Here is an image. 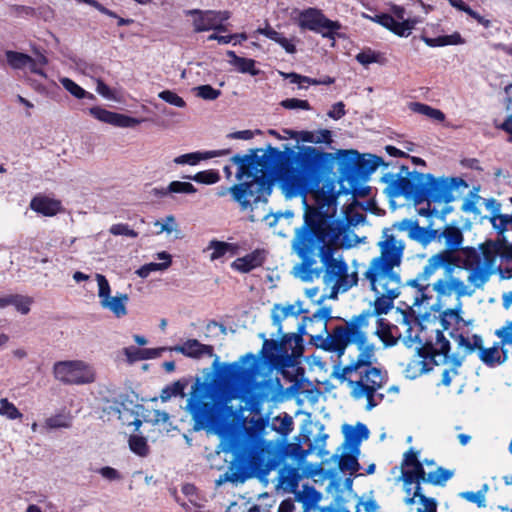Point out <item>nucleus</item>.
Segmentation results:
<instances>
[{
    "mask_svg": "<svg viewBox=\"0 0 512 512\" xmlns=\"http://www.w3.org/2000/svg\"><path fill=\"white\" fill-rule=\"evenodd\" d=\"M347 223L336 216V206L308 207L304 224L295 230L291 249L301 262L294 265L292 275L303 282L322 276L323 283L331 288L329 295H322L318 302L336 299L339 292H347L359 282L357 271L349 272L345 260L334 256V247L342 245Z\"/></svg>",
    "mask_w": 512,
    "mask_h": 512,
    "instance_id": "obj_1",
    "label": "nucleus"
},
{
    "mask_svg": "<svg viewBox=\"0 0 512 512\" xmlns=\"http://www.w3.org/2000/svg\"><path fill=\"white\" fill-rule=\"evenodd\" d=\"M463 267L449 268L434 284L438 301L455 296L458 302L483 289L497 266L498 258L506 262L512 277V244L487 241L478 248L467 247L461 252Z\"/></svg>",
    "mask_w": 512,
    "mask_h": 512,
    "instance_id": "obj_2",
    "label": "nucleus"
},
{
    "mask_svg": "<svg viewBox=\"0 0 512 512\" xmlns=\"http://www.w3.org/2000/svg\"><path fill=\"white\" fill-rule=\"evenodd\" d=\"M281 389L273 369L251 352L225 366L219 385L220 397L226 403L240 399L251 405L272 400Z\"/></svg>",
    "mask_w": 512,
    "mask_h": 512,
    "instance_id": "obj_3",
    "label": "nucleus"
},
{
    "mask_svg": "<svg viewBox=\"0 0 512 512\" xmlns=\"http://www.w3.org/2000/svg\"><path fill=\"white\" fill-rule=\"evenodd\" d=\"M380 254L373 257L362 277L359 279L364 288L374 294L373 310L370 313L387 314L400 296L402 278L400 267L403 259L405 243L391 233V229L383 231L377 244Z\"/></svg>",
    "mask_w": 512,
    "mask_h": 512,
    "instance_id": "obj_4",
    "label": "nucleus"
},
{
    "mask_svg": "<svg viewBox=\"0 0 512 512\" xmlns=\"http://www.w3.org/2000/svg\"><path fill=\"white\" fill-rule=\"evenodd\" d=\"M462 303L459 301L455 309H448L441 315V323L457 344V350L450 353V342L443 333L436 331L435 341L427 344L428 352L435 365L447 366L442 371L441 384L449 386L458 374L464 358L475 352L481 344V336L472 333L473 320H464L461 316Z\"/></svg>",
    "mask_w": 512,
    "mask_h": 512,
    "instance_id": "obj_5",
    "label": "nucleus"
},
{
    "mask_svg": "<svg viewBox=\"0 0 512 512\" xmlns=\"http://www.w3.org/2000/svg\"><path fill=\"white\" fill-rule=\"evenodd\" d=\"M401 172L389 174L384 178L385 193L390 199L404 197L408 202L419 205L423 202L450 203L454 201V192L459 185H465L458 178H435L431 174L410 172L402 166Z\"/></svg>",
    "mask_w": 512,
    "mask_h": 512,
    "instance_id": "obj_6",
    "label": "nucleus"
},
{
    "mask_svg": "<svg viewBox=\"0 0 512 512\" xmlns=\"http://www.w3.org/2000/svg\"><path fill=\"white\" fill-rule=\"evenodd\" d=\"M237 165V184L231 187H222L217 196L224 197L231 194L232 200L239 204L241 210L253 209L260 202H267L271 194L270 165L266 155L258 156L239 154L231 158Z\"/></svg>",
    "mask_w": 512,
    "mask_h": 512,
    "instance_id": "obj_7",
    "label": "nucleus"
},
{
    "mask_svg": "<svg viewBox=\"0 0 512 512\" xmlns=\"http://www.w3.org/2000/svg\"><path fill=\"white\" fill-rule=\"evenodd\" d=\"M374 346L360 352L355 360L341 366L334 365L333 375L341 384H346L350 396L356 400H365L366 410H372L384 398L380 391L386 384V373L373 366L375 358Z\"/></svg>",
    "mask_w": 512,
    "mask_h": 512,
    "instance_id": "obj_8",
    "label": "nucleus"
},
{
    "mask_svg": "<svg viewBox=\"0 0 512 512\" xmlns=\"http://www.w3.org/2000/svg\"><path fill=\"white\" fill-rule=\"evenodd\" d=\"M331 313L330 307H321L310 318L311 321L324 322L323 333L311 337L317 347L328 352H334L338 357H341L349 344L357 345L360 352L373 346L367 341V328L373 317L370 310L352 317L346 325L337 326L331 332H328L326 323L331 319Z\"/></svg>",
    "mask_w": 512,
    "mask_h": 512,
    "instance_id": "obj_9",
    "label": "nucleus"
},
{
    "mask_svg": "<svg viewBox=\"0 0 512 512\" xmlns=\"http://www.w3.org/2000/svg\"><path fill=\"white\" fill-rule=\"evenodd\" d=\"M437 238L439 241L443 240L448 250L430 257L423 270L407 283L408 286L414 289L412 306L419 309V314H426L433 306L431 304L433 298L432 293H436L434 284L437 281L431 285L429 282L430 278L443 266L454 263L452 252L458 250L463 242V234L460 228L451 225L445 226L438 234Z\"/></svg>",
    "mask_w": 512,
    "mask_h": 512,
    "instance_id": "obj_10",
    "label": "nucleus"
},
{
    "mask_svg": "<svg viewBox=\"0 0 512 512\" xmlns=\"http://www.w3.org/2000/svg\"><path fill=\"white\" fill-rule=\"evenodd\" d=\"M222 450L232 454V468L237 471L231 474L225 473L216 481V486H221L227 481L234 483L244 482L264 464L269 454L267 442L253 434H241L233 436L222 442Z\"/></svg>",
    "mask_w": 512,
    "mask_h": 512,
    "instance_id": "obj_11",
    "label": "nucleus"
},
{
    "mask_svg": "<svg viewBox=\"0 0 512 512\" xmlns=\"http://www.w3.org/2000/svg\"><path fill=\"white\" fill-rule=\"evenodd\" d=\"M294 156L295 166L280 162L277 166V179L286 194L296 196L307 192L313 185L326 153L313 146H300L298 151L290 152Z\"/></svg>",
    "mask_w": 512,
    "mask_h": 512,
    "instance_id": "obj_12",
    "label": "nucleus"
},
{
    "mask_svg": "<svg viewBox=\"0 0 512 512\" xmlns=\"http://www.w3.org/2000/svg\"><path fill=\"white\" fill-rule=\"evenodd\" d=\"M54 378L65 385H86L95 382V368L83 360L55 362L52 367Z\"/></svg>",
    "mask_w": 512,
    "mask_h": 512,
    "instance_id": "obj_13",
    "label": "nucleus"
},
{
    "mask_svg": "<svg viewBox=\"0 0 512 512\" xmlns=\"http://www.w3.org/2000/svg\"><path fill=\"white\" fill-rule=\"evenodd\" d=\"M296 13L295 22L301 30L318 33L324 38L333 39L341 28L339 22L328 19L320 9L310 7Z\"/></svg>",
    "mask_w": 512,
    "mask_h": 512,
    "instance_id": "obj_14",
    "label": "nucleus"
},
{
    "mask_svg": "<svg viewBox=\"0 0 512 512\" xmlns=\"http://www.w3.org/2000/svg\"><path fill=\"white\" fill-rule=\"evenodd\" d=\"M96 281L100 306L104 310L111 312L116 318L126 316L127 303L129 301L128 295L126 293H117L112 296L110 284L102 274H96Z\"/></svg>",
    "mask_w": 512,
    "mask_h": 512,
    "instance_id": "obj_15",
    "label": "nucleus"
},
{
    "mask_svg": "<svg viewBox=\"0 0 512 512\" xmlns=\"http://www.w3.org/2000/svg\"><path fill=\"white\" fill-rule=\"evenodd\" d=\"M382 314H375L372 318L376 320V328L374 333L383 342L385 347L393 346L397 343L398 339L403 338V342L407 347H411L415 342L417 336L413 337L411 334L412 327L406 318H403L402 325L405 328L404 333L396 334L395 331L398 327L390 325L384 318L380 317Z\"/></svg>",
    "mask_w": 512,
    "mask_h": 512,
    "instance_id": "obj_16",
    "label": "nucleus"
},
{
    "mask_svg": "<svg viewBox=\"0 0 512 512\" xmlns=\"http://www.w3.org/2000/svg\"><path fill=\"white\" fill-rule=\"evenodd\" d=\"M301 343L302 338L296 333L285 334L280 341L264 338L261 353L270 361L278 356H294L301 350Z\"/></svg>",
    "mask_w": 512,
    "mask_h": 512,
    "instance_id": "obj_17",
    "label": "nucleus"
},
{
    "mask_svg": "<svg viewBox=\"0 0 512 512\" xmlns=\"http://www.w3.org/2000/svg\"><path fill=\"white\" fill-rule=\"evenodd\" d=\"M186 16L192 17V24L195 32L209 30L225 31L223 22L230 18L228 11L199 10L191 9L185 11Z\"/></svg>",
    "mask_w": 512,
    "mask_h": 512,
    "instance_id": "obj_18",
    "label": "nucleus"
},
{
    "mask_svg": "<svg viewBox=\"0 0 512 512\" xmlns=\"http://www.w3.org/2000/svg\"><path fill=\"white\" fill-rule=\"evenodd\" d=\"M186 410L192 416L195 430L213 427L218 423L214 407L210 403L204 402L199 396L192 395L188 399Z\"/></svg>",
    "mask_w": 512,
    "mask_h": 512,
    "instance_id": "obj_19",
    "label": "nucleus"
},
{
    "mask_svg": "<svg viewBox=\"0 0 512 512\" xmlns=\"http://www.w3.org/2000/svg\"><path fill=\"white\" fill-rule=\"evenodd\" d=\"M419 452L409 449L405 452L402 460L401 479L406 494L411 495L412 486L419 483V477L424 474L423 463L418 459Z\"/></svg>",
    "mask_w": 512,
    "mask_h": 512,
    "instance_id": "obj_20",
    "label": "nucleus"
},
{
    "mask_svg": "<svg viewBox=\"0 0 512 512\" xmlns=\"http://www.w3.org/2000/svg\"><path fill=\"white\" fill-rule=\"evenodd\" d=\"M89 113L95 119L103 123L121 128H132L139 125L143 121L142 119L112 112L98 106L90 108Z\"/></svg>",
    "mask_w": 512,
    "mask_h": 512,
    "instance_id": "obj_21",
    "label": "nucleus"
},
{
    "mask_svg": "<svg viewBox=\"0 0 512 512\" xmlns=\"http://www.w3.org/2000/svg\"><path fill=\"white\" fill-rule=\"evenodd\" d=\"M371 21L380 24L381 26L387 28L392 31L394 34L400 37H408L416 24H418V20H408L406 22H397L394 17L390 14H376L375 16H365Z\"/></svg>",
    "mask_w": 512,
    "mask_h": 512,
    "instance_id": "obj_22",
    "label": "nucleus"
},
{
    "mask_svg": "<svg viewBox=\"0 0 512 512\" xmlns=\"http://www.w3.org/2000/svg\"><path fill=\"white\" fill-rule=\"evenodd\" d=\"M169 351L180 353L192 359L215 356L212 345L203 344L197 339H187L182 344L170 347Z\"/></svg>",
    "mask_w": 512,
    "mask_h": 512,
    "instance_id": "obj_23",
    "label": "nucleus"
},
{
    "mask_svg": "<svg viewBox=\"0 0 512 512\" xmlns=\"http://www.w3.org/2000/svg\"><path fill=\"white\" fill-rule=\"evenodd\" d=\"M292 139L299 142L313 143V144H330L332 142V132L328 129H319L315 131H295L286 129L284 131Z\"/></svg>",
    "mask_w": 512,
    "mask_h": 512,
    "instance_id": "obj_24",
    "label": "nucleus"
},
{
    "mask_svg": "<svg viewBox=\"0 0 512 512\" xmlns=\"http://www.w3.org/2000/svg\"><path fill=\"white\" fill-rule=\"evenodd\" d=\"M203 252L209 253L208 257L212 262L217 260L224 261L227 257H233L237 254V247L232 243L213 239L208 243Z\"/></svg>",
    "mask_w": 512,
    "mask_h": 512,
    "instance_id": "obj_25",
    "label": "nucleus"
},
{
    "mask_svg": "<svg viewBox=\"0 0 512 512\" xmlns=\"http://www.w3.org/2000/svg\"><path fill=\"white\" fill-rule=\"evenodd\" d=\"M339 155H341L342 157H345V158L347 156H349V160H351L354 163V168L358 172H362V173L374 172L377 169L379 161H380L379 157H376V156H373L370 154L367 155L369 157V159L366 160L355 150H341L339 152Z\"/></svg>",
    "mask_w": 512,
    "mask_h": 512,
    "instance_id": "obj_26",
    "label": "nucleus"
},
{
    "mask_svg": "<svg viewBox=\"0 0 512 512\" xmlns=\"http://www.w3.org/2000/svg\"><path fill=\"white\" fill-rule=\"evenodd\" d=\"M305 310L302 308V302L297 301L294 304H275L272 309V323L278 328L280 332L282 330V321L289 316H298L304 313Z\"/></svg>",
    "mask_w": 512,
    "mask_h": 512,
    "instance_id": "obj_27",
    "label": "nucleus"
},
{
    "mask_svg": "<svg viewBox=\"0 0 512 512\" xmlns=\"http://www.w3.org/2000/svg\"><path fill=\"white\" fill-rule=\"evenodd\" d=\"M265 255L263 250H255L244 257L237 258L231 264V267L241 273H247L261 266L264 262Z\"/></svg>",
    "mask_w": 512,
    "mask_h": 512,
    "instance_id": "obj_28",
    "label": "nucleus"
},
{
    "mask_svg": "<svg viewBox=\"0 0 512 512\" xmlns=\"http://www.w3.org/2000/svg\"><path fill=\"white\" fill-rule=\"evenodd\" d=\"M30 208L39 214L52 217L61 210V202L46 196L37 195L31 200Z\"/></svg>",
    "mask_w": 512,
    "mask_h": 512,
    "instance_id": "obj_29",
    "label": "nucleus"
},
{
    "mask_svg": "<svg viewBox=\"0 0 512 512\" xmlns=\"http://www.w3.org/2000/svg\"><path fill=\"white\" fill-rule=\"evenodd\" d=\"M475 351H478L480 360L491 367L499 365L507 359L506 351L503 348H500L498 345H494L490 348H484L482 339L480 346L476 347Z\"/></svg>",
    "mask_w": 512,
    "mask_h": 512,
    "instance_id": "obj_30",
    "label": "nucleus"
},
{
    "mask_svg": "<svg viewBox=\"0 0 512 512\" xmlns=\"http://www.w3.org/2000/svg\"><path fill=\"white\" fill-rule=\"evenodd\" d=\"M419 498L421 506L417 509V512H437V502L434 498L426 497L422 493L421 486L419 483L412 486L411 495L406 494L404 499L405 504L412 505L415 503V498Z\"/></svg>",
    "mask_w": 512,
    "mask_h": 512,
    "instance_id": "obj_31",
    "label": "nucleus"
},
{
    "mask_svg": "<svg viewBox=\"0 0 512 512\" xmlns=\"http://www.w3.org/2000/svg\"><path fill=\"white\" fill-rule=\"evenodd\" d=\"M301 479L298 467L284 466L279 471V486L285 491L295 493Z\"/></svg>",
    "mask_w": 512,
    "mask_h": 512,
    "instance_id": "obj_32",
    "label": "nucleus"
},
{
    "mask_svg": "<svg viewBox=\"0 0 512 512\" xmlns=\"http://www.w3.org/2000/svg\"><path fill=\"white\" fill-rule=\"evenodd\" d=\"M322 495L313 486L303 485L302 489L295 492V500L302 503L303 511L310 512L321 501Z\"/></svg>",
    "mask_w": 512,
    "mask_h": 512,
    "instance_id": "obj_33",
    "label": "nucleus"
},
{
    "mask_svg": "<svg viewBox=\"0 0 512 512\" xmlns=\"http://www.w3.org/2000/svg\"><path fill=\"white\" fill-rule=\"evenodd\" d=\"M453 475V470L436 466L434 469L427 472L424 470L423 476L419 477V485L423 482L434 486H444L446 482L453 477Z\"/></svg>",
    "mask_w": 512,
    "mask_h": 512,
    "instance_id": "obj_34",
    "label": "nucleus"
},
{
    "mask_svg": "<svg viewBox=\"0 0 512 512\" xmlns=\"http://www.w3.org/2000/svg\"><path fill=\"white\" fill-rule=\"evenodd\" d=\"M229 153V150H213L207 152H193L180 155L174 158V163L179 165H196L201 160H206L214 157L223 156Z\"/></svg>",
    "mask_w": 512,
    "mask_h": 512,
    "instance_id": "obj_35",
    "label": "nucleus"
},
{
    "mask_svg": "<svg viewBox=\"0 0 512 512\" xmlns=\"http://www.w3.org/2000/svg\"><path fill=\"white\" fill-rule=\"evenodd\" d=\"M342 430L345 441L352 445H359L360 442L369 437V430L367 426L362 423H358L355 426L344 425Z\"/></svg>",
    "mask_w": 512,
    "mask_h": 512,
    "instance_id": "obj_36",
    "label": "nucleus"
},
{
    "mask_svg": "<svg viewBox=\"0 0 512 512\" xmlns=\"http://www.w3.org/2000/svg\"><path fill=\"white\" fill-rule=\"evenodd\" d=\"M157 258L162 260L161 263H148L136 270V274L141 278L148 277L152 272L164 271L171 265V255L163 251L157 254Z\"/></svg>",
    "mask_w": 512,
    "mask_h": 512,
    "instance_id": "obj_37",
    "label": "nucleus"
},
{
    "mask_svg": "<svg viewBox=\"0 0 512 512\" xmlns=\"http://www.w3.org/2000/svg\"><path fill=\"white\" fill-rule=\"evenodd\" d=\"M227 55L230 57V64L233 65L241 73H249L257 75L259 71L255 68V61L249 58L239 57L233 51H228Z\"/></svg>",
    "mask_w": 512,
    "mask_h": 512,
    "instance_id": "obj_38",
    "label": "nucleus"
},
{
    "mask_svg": "<svg viewBox=\"0 0 512 512\" xmlns=\"http://www.w3.org/2000/svg\"><path fill=\"white\" fill-rule=\"evenodd\" d=\"M409 108L411 111L424 115L434 121L443 122L445 120V114L441 110L433 108L427 104L412 102L409 104Z\"/></svg>",
    "mask_w": 512,
    "mask_h": 512,
    "instance_id": "obj_39",
    "label": "nucleus"
},
{
    "mask_svg": "<svg viewBox=\"0 0 512 512\" xmlns=\"http://www.w3.org/2000/svg\"><path fill=\"white\" fill-rule=\"evenodd\" d=\"M259 32L267 38L278 43L287 53L294 54L296 52L295 45L280 32H277L271 27L260 29Z\"/></svg>",
    "mask_w": 512,
    "mask_h": 512,
    "instance_id": "obj_40",
    "label": "nucleus"
},
{
    "mask_svg": "<svg viewBox=\"0 0 512 512\" xmlns=\"http://www.w3.org/2000/svg\"><path fill=\"white\" fill-rule=\"evenodd\" d=\"M399 231H407L412 239L420 240L421 236L425 233L424 229L421 228L417 220L403 219L393 225Z\"/></svg>",
    "mask_w": 512,
    "mask_h": 512,
    "instance_id": "obj_41",
    "label": "nucleus"
},
{
    "mask_svg": "<svg viewBox=\"0 0 512 512\" xmlns=\"http://www.w3.org/2000/svg\"><path fill=\"white\" fill-rule=\"evenodd\" d=\"M9 306L12 305L22 315L30 312L34 300L32 297L21 294H8Z\"/></svg>",
    "mask_w": 512,
    "mask_h": 512,
    "instance_id": "obj_42",
    "label": "nucleus"
},
{
    "mask_svg": "<svg viewBox=\"0 0 512 512\" xmlns=\"http://www.w3.org/2000/svg\"><path fill=\"white\" fill-rule=\"evenodd\" d=\"M59 82L61 85L74 97L78 99L88 98L90 100H94L95 96L86 90H84L82 87H80L77 83H75L73 80L67 77H61L59 79Z\"/></svg>",
    "mask_w": 512,
    "mask_h": 512,
    "instance_id": "obj_43",
    "label": "nucleus"
},
{
    "mask_svg": "<svg viewBox=\"0 0 512 512\" xmlns=\"http://www.w3.org/2000/svg\"><path fill=\"white\" fill-rule=\"evenodd\" d=\"M449 203H429L427 202V208H420L418 210V214L424 217H445L450 211L451 208L448 207Z\"/></svg>",
    "mask_w": 512,
    "mask_h": 512,
    "instance_id": "obj_44",
    "label": "nucleus"
},
{
    "mask_svg": "<svg viewBox=\"0 0 512 512\" xmlns=\"http://www.w3.org/2000/svg\"><path fill=\"white\" fill-rule=\"evenodd\" d=\"M490 222L493 228L500 234L504 233L510 227H512V215L511 214H493L490 216Z\"/></svg>",
    "mask_w": 512,
    "mask_h": 512,
    "instance_id": "obj_45",
    "label": "nucleus"
},
{
    "mask_svg": "<svg viewBox=\"0 0 512 512\" xmlns=\"http://www.w3.org/2000/svg\"><path fill=\"white\" fill-rule=\"evenodd\" d=\"M505 93L507 95V112L508 116L506 120L499 126V128L503 129L505 132L509 134V141L512 142V84L506 86Z\"/></svg>",
    "mask_w": 512,
    "mask_h": 512,
    "instance_id": "obj_46",
    "label": "nucleus"
},
{
    "mask_svg": "<svg viewBox=\"0 0 512 512\" xmlns=\"http://www.w3.org/2000/svg\"><path fill=\"white\" fill-rule=\"evenodd\" d=\"M6 58L8 64L14 69H24L27 63L31 62V57L15 51H7Z\"/></svg>",
    "mask_w": 512,
    "mask_h": 512,
    "instance_id": "obj_47",
    "label": "nucleus"
},
{
    "mask_svg": "<svg viewBox=\"0 0 512 512\" xmlns=\"http://www.w3.org/2000/svg\"><path fill=\"white\" fill-rule=\"evenodd\" d=\"M0 416L9 420H16L22 418V413L18 408L10 402L7 398L0 399Z\"/></svg>",
    "mask_w": 512,
    "mask_h": 512,
    "instance_id": "obj_48",
    "label": "nucleus"
},
{
    "mask_svg": "<svg viewBox=\"0 0 512 512\" xmlns=\"http://www.w3.org/2000/svg\"><path fill=\"white\" fill-rule=\"evenodd\" d=\"M167 191L171 192L172 195H174V194L190 195V194L196 193L197 189L190 182L175 180V181H171L168 184Z\"/></svg>",
    "mask_w": 512,
    "mask_h": 512,
    "instance_id": "obj_49",
    "label": "nucleus"
},
{
    "mask_svg": "<svg viewBox=\"0 0 512 512\" xmlns=\"http://www.w3.org/2000/svg\"><path fill=\"white\" fill-rule=\"evenodd\" d=\"M185 178L203 184H215L220 180L218 172L214 170L201 171L195 175H187Z\"/></svg>",
    "mask_w": 512,
    "mask_h": 512,
    "instance_id": "obj_50",
    "label": "nucleus"
},
{
    "mask_svg": "<svg viewBox=\"0 0 512 512\" xmlns=\"http://www.w3.org/2000/svg\"><path fill=\"white\" fill-rule=\"evenodd\" d=\"M451 6L454 8L467 13L473 19H475L478 23L484 25L485 27L489 26V21L484 19L479 13L472 10L468 5H466L462 0H447Z\"/></svg>",
    "mask_w": 512,
    "mask_h": 512,
    "instance_id": "obj_51",
    "label": "nucleus"
},
{
    "mask_svg": "<svg viewBox=\"0 0 512 512\" xmlns=\"http://www.w3.org/2000/svg\"><path fill=\"white\" fill-rule=\"evenodd\" d=\"M338 467L343 472L353 474L359 470V463L357 458L351 454H342L339 457Z\"/></svg>",
    "mask_w": 512,
    "mask_h": 512,
    "instance_id": "obj_52",
    "label": "nucleus"
},
{
    "mask_svg": "<svg viewBox=\"0 0 512 512\" xmlns=\"http://www.w3.org/2000/svg\"><path fill=\"white\" fill-rule=\"evenodd\" d=\"M274 422L275 430L284 437L288 436L293 431V419L288 414L276 417Z\"/></svg>",
    "mask_w": 512,
    "mask_h": 512,
    "instance_id": "obj_53",
    "label": "nucleus"
},
{
    "mask_svg": "<svg viewBox=\"0 0 512 512\" xmlns=\"http://www.w3.org/2000/svg\"><path fill=\"white\" fill-rule=\"evenodd\" d=\"M129 447L135 454L142 457L146 456L149 451L147 440L144 437L138 435L130 436Z\"/></svg>",
    "mask_w": 512,
    "mask_h": 512,
    "instance_id": "obj_54",
    "label": "nucleus"
},
{
    "mask_svg": "<svg viewBox=\"0 0 512 512\" xmlns=\"http://www.w3.org/2000/svg\"><path fill=\"white\" fill-rule=\"evenodd\" d=\"M158 97L160 99H162L163 101H165L166 103H168L172 106H175V107L183 108L186 106V102L184 101V99L182 97H180L177 93H175L174 91H171V90L161 91L158 94Z\"/></svg>",
    "mask_w": 512,
    "mask_h": 512,
    "instance_id": "obj_55",
    "label": "nucleus"
},
{
    "mask_svg": "<svg viewBox=\"0 0 512 512\" xmlns=\"http://www.w3.org/2000/svg\"><path fill=\"white\" fill-rule=\"evenodd\" d=\"M70 425V419L64 415H54L45 420L47 429L69 428Z\"/></svg>",
    "mask_w": 512,
    "mask_h": 512,
    "instance_id": "obj_56",
    "label": "nucleus"
},
{
    "mask_svg": "<svg viewBox=\"0 0 512 512\" xmlns=\"http://www.w3.org/2000/svg\"><path fill=\"white\" fill-rule=\"evenodd\" d=\"M496 336L501 340L502 346H512V319L506 321V323L495 332Z\"/></svg>",
    "mask_w": 512,
    "mask_h": 512,
    "instance_id": "obj_57",
    "label": "nucleus"
},
{
    "mask_svg": "<svg viewBox=\"0 0 512 512\" xmlns=\"http://www.w3.org/2000/svg\"><path fill=\"white\" fill-rule=\"evenodd\" d=\"M196 96L204 100H215L221 95V91L214 89L210 85H201L194 88Z\"/></svg>",
    "mask_w": 512,
    "mask_h": 512,
    "instance_id": "obj_58",
    "label": "nucleus"
},
{
    "mask_svg": "<svg viewBox=\"0 0 512 512\" xmlns=\"http://www.w3.org/2000/svg\"><path fill=\"white\" fill-rule=\"evenodd\" d=\"M381 54L371 49L364 50L356 55V60L362 65H369L371 63H379Z\"/></svg>",
    "mask_w": 512,
    "mask_h": 512,
    "instance_id": "obj_59",
    "label": "nucleus"
},
{
    "mask_svg": "<svg viewBox=\"0 0 512 512\" xmlns=\"http://www.w3.org/2000/svg\"><path fill=\"white\" fill-rule=\"evenodd\" d=\"M460 496L472 503H475L478 507H485L486 506V496L485 491H477V492H462L460 493Z\"/></svg>",
    "mask_w": 512,
    "mask_h": 512,
    "instance_id": "obj_60",
    "label": "nucleus"
},
{
    "mask_svg": "<svg viewBox=\"0 0 512 512\" xmlns=\"http://www.w3.org/2000/svg\"><path fill=\"white\" fill-rule=\"evenodd\" d=\"M109 231L115 236H126L131 238H136L138 236L136 231L131 229L129 225L123 223L113 224Z\"/></svg>",
    "mask_w": 512,
    "mask_h": 512,
    "instance_id": "obj_61",
    "label": "nucleus"
},
{
    "mask_svg": "<svg viewBox=\"0 0 512 512\" xmlns=\"http://www.w3.org/2000/svg\"><path fill=\"white\" fill-rule=\"evenodd\" d=\"M280 105L289 110L293 109H302V110H310L311 106L307 100H301L297 98H288L285 100H282Z\"/></svg>",
    "mask_w": 512,
    "mask_h": 512,
    "instance_id": "obj_62",
    "label": "nucleus"
},
{
    "mask_svg": "<svg viewBox=\"0 0 512 512\" xmlns=\"http://www.w3.org/2000/svg\"><path fill=\"white\" fill-rule=\"evenodd\" d=\"M425 363L422 360L415 359L408 363L406 368V375L409 378H416L425 371Z\"/></svg>",
    "mask_w": 512,
    "mask_h": 512,
    "instance_id": "obj_63",
    "label": "nucleus"
},
{
    "mask_svg": "<svg viewBox=\"0 0 512 512\" xmlns=\"http://www.w3.org/2000/svg\"><path fill=\"white\" fill-rule=\"evenodd\" d=\"M155 226L159 227L160 233L167 232L168 234L175 231L177 227L175 218L172 215L166 216L162 222L156 221Z\"/></svg>",
    "mask_w": 512,
    "mask_h": 512,
    "instance_id": "obj_64",
    "label": "nucleus"
}]
</instances>
